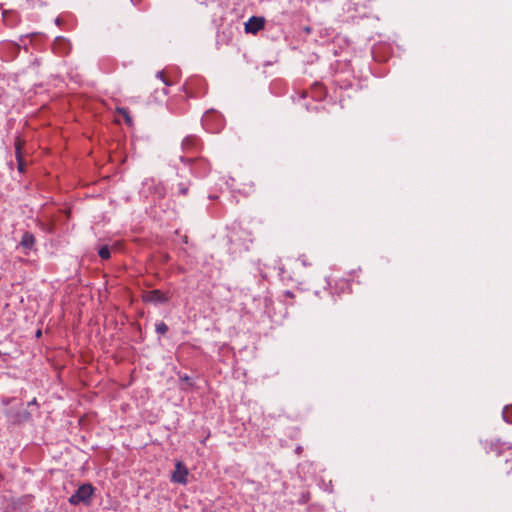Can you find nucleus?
<instances>
[{
	"mask_svg": "<svg viewBox=\"0 0 512 512\" xmlns=\"http://www.w3.org/2000/svg\"><path fill=\"white\" fill-rule=\"evenodd\" d=\"M202 126L208 132L217 133L223 127V118L219 113L206 112L202 117Z\"/></svg>",
	"mask_w": 512,
	"mask_h": 512,
	"instance_id": "f257e3e1",
	"label": "nucleus"
},
{
	"mask_svg": "<svg viewBox=\"0 0 512 512\" xmlns=\"http://www.w3.org/2000/svg\"><path fill=\"white\" fill-rule=\"evenodd\" d=\"M180 160L183 163L190 165V171L192 174L202 177L205 176L209 171V163L205 159H194V157L181 156Z\"/></svg>",
	"mask_w": 512,
	"mask_h": 512,
	"instance_id": "f03ea898",
	"label": "nucleus"
},
{
	"mask_svg": "<svg viewBox=\"0 0 512 512\" xmlns=\"http://www.w3.org/2000/svg\"><path fill=\"white\" fill-rule=\"evenodd\" d=\"M93 492L94 488L91 484H83L69 498V503L72 505H78L80 503L87 504L89 503Z\"/></svg>",
	"mask_w": 512,
	"mask_h": 512,
	"instance_id": "7ed1b4c3",
	"label": "nucleus"
},
{
	"mask_svg": "<svg viewBox=\"0 0 512 512\" xmlns=\"http://www.w3.org/2000/svg\"><path fill=\"white\" fill-rule=\"evenodd\" d=\"M182 151L186 154H195L197 152L200 151L201 147H202V144L200 142V140L196 137V136H187L186 138H184V140L182 141ZM190 157H193V156H190Z\"/></svg>",
	"mask_w": 512,
	"mask_h": 512,
	"instance_id": "20e7f679",
	"label": "nucleus"
},
{
	"mask_svg": "<svg viewBox=\"0 0 512 512\" xmlns=\"http://www.w3.org/2000/svg\"><path fill=\"white\" fill-rule=\"evenodd\" d=\"M188 469L182 462H177L175 464V469L172 473L171 480L174 483L178 484H186L187 483V477H188Z\"/></svg>",
	"mask_w": 512,
	"mask_h": 512,
	"instance_id": "39448f33",
	"label": "nucleus"
},
{
	"mask_svg": "<svg viewBox=\"0 0 512 512\" xmlns=\"http://www.w3.org/2000/svg\"><path fill=\"white\" fill-rule=\"evenodd\" d=\"M143 300L145 302L153 303V304H161L166 303L169 300V297L166 293L162 292L161 290H151L146 292L143 295Z\"/></svg>",
	"mask_w": 512,
	"mask_h": 512,
	"instance_id": "423d86ee",
	"label": "nucleus"
},
{
	"mask_svg": "<svg viewBox=\"0 0 512 512\" xmlns=\"http://www.w3.org/2000/svg\"><path fill=\"white\" fill-rule=\"evenodd\" d=\"M491 449L496 451L498 456L503 453L505 455V463L512 460V445L510 443L497 441L491 444Z\"/></svg>",
	"mask_w": 512,
	"mask_h": 512,
	"instance_id": "0eeeda50",
	"label": "nucleus"
},
{
	"mask_svg": "<svg viewBox=\"0 0 512 512\" xmlns=\"http://www.w3.org/2000/svg\"><path fill=\"white\" fill-rule=\"evenodd\" d=\"M265 25V19L263 17L252 16L245 23V32L256 34L258 31L263 29Z\"/></svg>",
	"mask_w": 512,
	"mask_h": 512,
	"instance_id": "6e6552de",
	"label": "nucleus"
},
{
	"mask_svg": "<svg viewBox=\"0 0 512 512\" xmlns=\"http://www.w3.org/2000/svg\"><path fill=\"white\" fill-rule=\"evenodd\" d=\"M71 50V44L64 37H56L53 43V51L58 55H67Z\"/></svg>",
	"mask_w": 512,
	"mask_h": 512,
	"instance_id": "1a4fd4ad",
	"label": "nucleus"
},
{
	"mask_svg": "<svg viewBox=\"0 0 512 512\" xmlns=\"http://www.w3.org/2000/svg\"><path fill=\"white\" fill-rule=\"evenodd\" d=\"M35 244V237L33 234L26 232L23 234L22 239L20 241V246L25 249H32Z\"/></svg>",
	"mask_w": 512,
	"mask_h": 512,
	"instance_id": "9d476101",
	"label": "nucleus"
},
{
	"mask_svg": "<svg viewBox=\"0 0 512 512\" xmlns=\"http://www.w3.org/2000/svg\"><path fill=\"white\" fill-rule=\"evenodd\" d=\"M15 150H16V158H17V162H18V169H19V171H23V169H24V162H23L22 155H21V142H20V140H17L15 142Z\"/></svg>",
	"mask_w": 512,
	"mask_h": 512,
	"instance_id": "9b49d317",
	"label": "nucleus"
},
{
	"mask_svg": "<svg viewBox=\"0 0 512 512\" xmlns=\"http://www.w3.org/2000/svg\"><path fill=\"white\" fill-rule=\"evenodd\" d=\"M503 420L512 424V405L506 406L502 412Z\"/></svg>",
	"mask_w": 512,
	"mask_h": 512,
	"instance_id": "f8f14e48",
	"label": "nucleus"
},
{
	"mask_svg": "<svg viewBox=\"0 0 512 512\" xmlns=\"http://www.w3.org/2000/svg\"><path fill=\"white\" fill-rule=\"evenodd\" d=\"M98 255L101 259L107 260L110 258V249L107 245L100 247Z\"/></svg>",
	"mask_w": 512,
	"mask_h": 512,
	"instance_id": "ddd939ff",
	"label": "nucleus"
},
{
	"mask_svg": "<svg viewBox=\"0 0 512 512\" xmlns=\"http://www.w3.org/2000/svg\"><path fill=\"white\" fill-rule=\"evenodd\" d=\"M189 184L181 182L177 185V192L176 194L185 196L188 193Z\"/></svg>",
	"mask_w": 512,
	"mask_h": 512,
	"instance_id": "4468645a",
	"label": "nucleus"
},
{
	"mask_svg": "<svg viewBox=\"0 0 512 512\" xmlns=\"http://www.w3.org/2000/svg\"><path fill=\"white\" fill-rule=\"evenodd\" d=\"M168 330V327L165 323L163 322H160L158 324H156V332L163 335L167 332Z\"/></svg>",
	"mask_w": 512,
	"mask_h": 512,
	"instance_id": "2eb2a0df",
	"label": "nucleus"
},
{
	"mask_svg": "<svg viewBox=\"0 0 512 512\" xmlns=\"http://www.w3.org/2000/svg\"><path fill=\"white\" fill-rule=\"evenodd\" d=\"M120 112L125 116L126 122L128 124H131L132 120H131L130 116L127 114L126 110L125 109H121Z\"/></svg>",
	"mask_w": 512,
	"mask_h": 512,
	"instance_id": "dca6fc26",
	"label": "nucleus"
},
{
	"mask_svg": "<svg viewBox=\"0 0 512 512\" xmlns=\"http://www.w3.org/2000/svg\"><path fill=\"white\" fill-rule=\"evenodd\" d=\"M157 77H160V78H161V80H162V82H163V84H164L165 86H168V85H169V83H168V82L163 78V73H162V72H158V73H157Z\"/></svg>",
	"mask_w": 512,
	"mask_h": 512,
	"instance_id": "f3484780",
	"label": "nucleus"
},
{
	"mask_svg": "<svg viewBox=\"0 0 512 512\" xmlns=\"http://www.w3.org/2000/svg\"><path fill=\"white\" fill-rule=\"evenodd\" d=\"M299 260L301 261V263H302V265H303V266H307V265H309V264L307 263V261H306L305 256H301V257L299 258Z\"/></svg>",
	"mask_w": 512,
	"mask_h": 512,
	"instance_id": "a211bd4d",
	"label": "nucleus"
},
{
	"mask_svg": "<svg viewBox=\"0 0 512 512\" xmlns=\"http://www.w3.org/2000/svg\"><path fill=\"white\" fill-rule=\"evenodd\" d=\"M32 405H37V401L35 398L28 403V406H32Z\"/></svg>",
	"mask_w": 512,
	"mask_h": 512,
	"instance_id": "6ab92c4d",
	"label": "nucleus"
},
{
	"mask_svg": "<svg viewBox=\"0 0 512 512\" xmlns=\"http://www.w3.org/2000/svg\"><path fill=\"white\" fill-rule=\"evenodd\" d=\"M183 381H189V377L188 376H184L181 378Z\"/></svg>",
	"mask_w": 512,
	"mask_h": 512,
	"instance_id": "aec40b11",
	"label": "nucleus"
},
{
	"mask_svg": "<svg viewBox=\"0 0 512 512\" xmlns=\"http://www.w3.org/2000/svg\"><path fill=\"white\" fill-rule=\"evenodd\" d=\"M138 1H139V0H131V2H132L134 5H137V4H138Z\"/></svg>",
	"mask_w": 512,
	"mask_h": 512,
	"instance_id": "412c9836",
	"label": "nucleus"
},
{
	"mask_svg": "<svg viewBox=\"0 0 512 512\" xmlns=\"http://www.w3.org/2000/svg\"><path fill=\"white\" fill-rule=\"evenodd\" d=\"M162 92H163V94H164V95H166V94H167V91H166V88H165V87L162 89Z\"/></svg>",
	"mask_w": 512,
	"mask_h": 512,
	"instance_id": "4be33fe9",
	"label": "nucleus"
},
{
	"mask_svg": "<svg viewBox=\"0 0 512 512\" xmlns=\"http://www.w3.org/2000/svg\"><path fill=\"white\" fill-rule=\"evenodd\" d=\"M36 335H37V337L41 336V331L40 330L37 331Z\"/></svg>",
	"mask_w": 512,
	"mask_h": 512,
	"instance_id": "5701e85b",
	"label": "nucleus"
}]
</instances>
